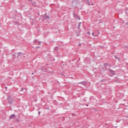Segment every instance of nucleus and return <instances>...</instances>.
<instances>
[{
  "instance_id": "1",
  "label": "nucleus",
  "mask_w": 128,
  "mask_h": 128,
  "mask_svg": "<svg viewBox=\"0 0 128 128\" xmlns=\"http://www.w3.org/2000/svg\"><path fill=\"white\" fill-rule=\"evenodd\" d=\"M72 6L78 8V6H80V1L78 0H73L72 2Z\"/></svg>"
},
{
  "instance_id": "2",
  "label": "nucleus",
  "mask_w": 128,
  "mask_h": 128,
  "mask_svg": "<svg viewBox=\"0 0 128 128\" xmlns=\"http://www.w3.org/2000/svg\"><path fill=\"white\" fill-rule=\"evenodd\" d=\"M8 104H12V102H14V100L12 99V96H10L8 98Z\"/></svg>"
},
{
  "instance_id": "3",
  "label": "nucleus",
  "mask_w": 128,
  "mask_h": 128,
  "mask_svg": "<svg viewBox=\"0 0 128 128\" xmlns=\"http://www.w3.org/2000/svg\"><path fill=\"white\" fill-rule=\"evenodd\" d=\"M12 118L14 119L16 118V116L14 115V114H12L11 116H10V120H12Z\"/></svg>"
},
{
  "instance_id": "4",
  "label": "nucleus",
  "mask_w": 128,
  "mask_h": 128,
  "mask_svg": "<svg viewBox=\"0 0 128 128\" xmlns=\"http://www.w3.org/2000/svg\"><path fill=\"white\" fill-rule=\"evenodd\" d=\"M97 34H94V32L92 33V36H98V34H100V32L98 30H96Z\"/></svg>"
},
{
  "instance_id": "5",
  "label": "nucleus",
  "mask_w": 128,
  "mask_h": 128,
  "mask_svg": "<svg viewBox=\"0 0 128 128\" xmlns=\"http://www.w3.org/2000/svg\"><path fill=\"white\" fill-rule=\"evenodd\" d=\"M73 14H74V18H78V20H80V16H78V15L74 14V13H73Z\"/></svg>"
},
{
  "instance_id": "6",
  "label": "nucleus",
  "mask_w": 128,
  "mask_h": 128,
  "mask_svg": "<svg viewBox=\"0 0 128 128\" xmlns=\"http://www.w3.org/2000/svg\"><path fill=\"white\" fill-rule=\"evenodd\" d=\"M78 84H82L83 86H86V82L84 81L82 82H80Z\"/></svg>"
},
{
  "instance_id": "7",
  "label": "nucleus",
  "mask_w": 128,
  "mask_h": 128,
  "mask_svg": "<svg viewBox=\"0 0 128 128\" xmlns=\"http://www.w3.org/2000/svg\"><path fill=\"white\" fill-rule=\"evenodd\" d=\"M114 58H116V60H120V58L116 56H114Z\"/></svg>"
},
{
  "instance_id": "8",
  "label": "nucleus",
  "mask_w": 128,
  "mask_h": 128,
  "mask_svg": "<svg viewBox=\"0 0 128 128\" xmlns=\"http://www.w3.org/2000/svg\"><path fill=\"white\" fill-rule=\"evenodd\" d=\"M32 6H36V2H32Z\"/></svg>"
},
{
  "instance_id": "9",
  "label": "nucleus",
  "mask_w": 128,
  "mask_h": 128,
  "mask_svg": "<svg viewBox=\"0 0 128 128\" xmlns=\"http://www.w3.org/2000/svg\"><path fill=\"white\" fill-rule=\"evenodd\" d=\"M80 24H82V22H80L78 23V28H80Z\"/></svg>"
},
{
  "instance_id": "10",
  "label": "nucleus",
  "mask_w": 128,
  "mask_h": 128,
  "mask_svg": "<svg viewBox=\"0 0 128 128\" xmlns=\"http://www.w3.org/2000/svg\"><path fill=\"white\" fill-rule=\"evenodd\" d=\"M58 50V48L57 46L55 47L54 48V50Z\"/></svg>"
},
{
  "instance_id": "11",
  "label": "nucleus",
  "mask_w": 128,
  "mask_h": 128,
  "mask_svg": "<svg viewBox=\"0 0 128 128\" xmlns=\"http://www.w3.org/2000/svg\"><path fill=\"white\" fill-rule=\"evenodd\" d=\"M87 0V2H87V4H88V6H90V2H88V0Z\"/></svg>"
},
{
  "instance_id": "12",
  "label": "nucleus",
  "mask_w": 128,
  "mask_h": 128,
  "mask_svg": "<svg viewBox=\"0 0 128 128\" xmlns=\"http://www.w3.org/2000/svg\"><path fill=\"white\" fill-rule=\"evenodd\" d=\"M104 66H108V64H107V63H105V64H104Z\"/></svg>"
},
{
  "instance_id": "13",
  "label": "nucleus",
  "mask_w": 128,
  "mask_h": 128,
  "mask_svg": "<svg viewBox=\"0 0 128 128\" xmlns=\"http://www.w3.org/2000/svg\"><path fill=\"white\" fill-rule=\"evenodd\" d=\"M87 34L89 35L90 34V31L88 32Z\"/></svg>"
},
{
  "instance_id": "14",
  "label": "nucleus",
  "mask_w": 128,
  "mask_h": 128,
  "mask_svg": "<svg viewBox=\"0 0 128 128\" xmlns=\"http://www.w3.org/2000/svg\"><path fill=\"white\" fill-rule=\"evenodd\" d=\"M24 90H26L25 88H21V92H24Z\"/></svg>"
},
{
  "instance_id": "15",
  "label": "nucleus",
  "mask_w": 128,
  "mask_h": 128,
  "mask_svg": "<svg viewBox=\"0 0 128 128\" xmlns=\"http://www.w3.org/2000/svg\"><path fill=\"white\" fill-rule=\"evenodd\" d=\"M37 42L36 40H34V42Z\"/></svg>"
},
{
  "instance_id": "16",
  "label": "nucleus",
  "mask_w": 128,
  "mask_h": 128,
  "mask_svg": "<svg viewBox=\"0 0 128 128\" xmlns=\"http://www.w3.org/2000/svg\"><path fill=\"white\" fill-rule=\"evenodd\" d=\"M36 48H40V46H37Z\"/></svg>"
},
{
  "instance_id": "17",
  "label": "nucleus",
  "mask_w": 128,
  "mask_h": 128,
  "mask_svg": "<svg viewBox=\"0 0 128 128\" xmlns=\"http://www.w3.org/2000/svg\"><path fill=\"white\" fill-rule=\"evenodd\" d=\"M38 114H39V115L40 114V112H38Z\"/></svg>"
},
{
  "instance_id": "18",
  "label": "nucleus",
  "mask_w": 128,
  "mask_h": 128,
  "mask_svg": "<svg viewBox=\"0 0 128 128\" xmlns=\"http://www.w3.org/2000/svg\"><path fill=\"white\" fill-rule=\"evenodd\" d=\"M110 72H114V70H110Z\"/></svg>"
},
{
  "instance_id": "19",
  "label": "nucleus",
  "mask_w": 128,
  "mask_h": 128,
  "mask_svg": "<svg viewBox=\"0 0 128 128\" xmlns=\"http://www.w3.org/2000/svg\"><path fill=\"white\" fill-rule=\"evenodd\" d=\"M38 44H40V42H38Z\"/></svg>"
},
{
  "instance_id": "20",
  "label": "nucleus",
  "mask_w": 128,
  "mask_h": 128,
  "mask_svg": "<svg viewBox=\"0 0 128 128\" xmlns=\"http://www.w3.org/2000/svg\"><path fill=\"white\" fill-rule=\"evenodd\" d=\"M86 106H88V104H86Z\"/></svg>"
},
{
  "instance_id": "21",
  "label": "nucleus",
  "mask_w": 128,
  "mask_h": 128,
  "mask_svg": "<svg viewBox=\"0 0 128 128\" xmlns=\"http://www.w3.org/2000/svg\"><path fill=\"white\" fill-rule=\"evenodd\" d=\"M47 18H50L48 17V16H47Z\"/></svg>"
},
{
  "instance_id": "22",
  "label": "nucleus",
  "mask_w": 128,
  "mask_h": 128,
  "mask_svg": "<svg viewBox=\"0 0 128 128\" xmlns=\"http://www.w3.org/2000/svg\"><path fill=\"white\" fill-rule=\"evenodd\" d=\"M92 6H94V4H92Z\"/></svg>"
},
{
  "instance_id": "23",
  "label": "nucleus",
  "mask_w": 128,
  "mask_h": 128,
  "mask_svg": "<svg viewBox=\"0 0 128 128\" xmlns=\"http://www.w3.org/2000/svg\"><path fill=\"white\" fill-rule=\"evenodd\" d=\"M98 12L100 13V11H98Z\"/></svg>"
},
{
  "instance_id": "24",
  "label": "nucleus",
  "mask_w": 128,
  "mask_h": 128,
  "mask_svg": "<svg viewBox=\"0 0 128 128\" xmlns=\"http://www.w3.org/2000/svg\"><path fill=\"white\" fill-rule=\"evenodd\" d=\"M79 46H82V44H80Z\"/></svg>"
},
{
  "instance_id": "25",
  "label": "nucleus",
  "mask_w": 128,
  "mask_h": 128,
  "mask_svg": "<svg viewBox=\"0 0 128 128\" xmlns=\"http://www.w3.org/2000/svg\"><path fill=\"white\" fill-rule=\"evenodd\" d=\"M6 88H8L6 87Z\"/></svg>"
},
{
  "instance_id": "26",
  "label": "nucleus",
  "mask_w": 128,
  "mask_h": 128,
  "mask_svg": "<svg viewBox=\"0 0 128 128\" xmlns=\"http://www.w3.org/2000/svg\"><path fill=\"white\" fill-rule=\"evenodd\" d=\"M32 74H34V73H32Z\"/></svg>"
},
{
  "instance_id": "27",
  "label": "nucleus",
  "mask_w": 128,
  "mask_h": 128,
  "mask_svg": "<svg viewBox=\"0 0 128 128\" xmlns=\"http://www.w3.org/2000/svg\"><path fill=\"white\" fill-rule=\"evenodd\" d=\"M74 114H72V116H74Z\"/></svg>"
},
{
  "instance_id": "28",
  "label": "nucleus",
  "mask_w": 128,
  "mask_h": 128,
  "mask_svg": "<svg viewBox=\"0 0 128 128\" xmlns=\"http://www.w3.org/2000/svg\"><path fill=\"white\" fill-rule=\"evenodd\" d=\"M20 56V54L18 55V56Z\"/></svg>"
}]
</instances>
